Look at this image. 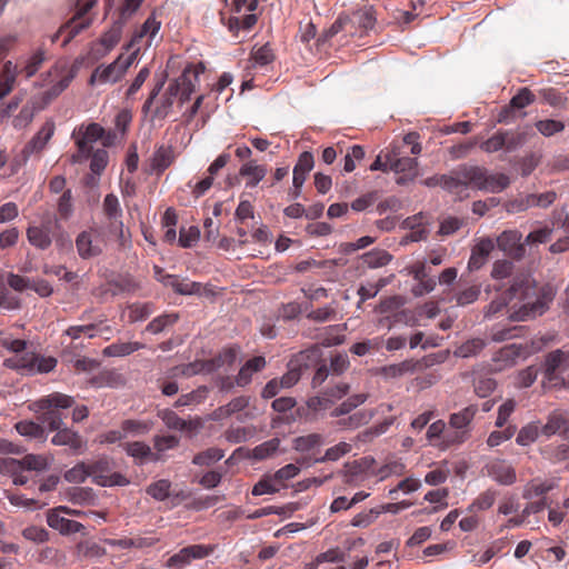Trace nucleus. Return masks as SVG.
I'll return each mask as SVG.
<instances>
[{
	"label": "nucleus",
	"mask_w": 569,
	"mask_h": 569,
	"mask_svg": "<svg viewBox=\"0 0 569 569\" xmlns=\"http://www.w3.org/2000/svg\"><path fill=\"white\" fill-rule=\"evenodd\" d=\"M543 366L547 378L549 380L556 379L558 373L569 368V352H565L560 349L549 352L546 356Z\"/></svg>",
	"instance_id": "obj_27"
},
{
	"label": "nucleus",
	"mask_w": 569,
	"mask_h": 569,
	"mask_svg": "<svg viewBox=\"0 0 569 569\" xmlns=\"http://www.w3.org/2000/svg\"><path fill=\"white\" fill-rule=\"evenodd\" d=\"M90 478L88 462H79L64 472V479L71 483H82Z\"/></svg>",
	"instance_id": "obj_55"
},
{
	"label": "nucleus",
	"mask_w": 569,
	"mask_h": 569,
	"mask_svg": "<svg viewBox=\"0 0 569 569\" xmlns=\"http://www.w3.org/2000/svg\"><path fill=\"white\" fill-rule=\"evenodd\" d=\"M253 432L254 430L252 428L234 427L226 430L224 438L228 442L241 443L249 440L253 436Z\"/></svg>",
	"instance_id": "obj_59"
},
{
	"label": "nucleus",
	"mask_w": 569,
	"mask_h": 569,
	"mask_svg": "<svg viewBox=\"0 0 569 569\" xmlns=\"http://www.w3.org/2000/svg\"><path fill=\"white\" fill-rule=\"evenodd\" d=\"M72 138L74 139L78 151L71 156L72 163H80L90 157L92 144L103 139V144L109 146L111 143V134L108 133L106 136L104 129L96 122L89 123L87 126L81 124L72 132Z\"/></svg>",
	"instance_id": "obj_4"
},
{
	"label": "nucleus",
	"mask_w": 569,
	"mask_h": 569,
	"mask_svg": "<svg viewBox=\"0 0 569 569\" xmlns=\"http://www.w3.org/2000/svg\"><path fill=\"white\" fill-rule=\"evenodd\" d=\"M56 435L51 438L54 446L69 447L73 452H82L86 449V440L77 432L67 427L56 429Z\"/></svg>",
	"instance_id": "obj_25"
},
{
	"label": "nucleus",
	"mask_w": 569,
	"mask_h": 569,
	"mask_svg": "<svg viewBox=\"0 0 569 569\" xmlns=\"http://www.w3.org/2000/svg\"><path fill=\"white\" fill-rule=\"evenodd\" d=\"M280 439L272 438L252 449V458L256 460H264L272 457L279 449Z\"/></svg>",
	"instance_id": "obj_46"
},
{
	"label": "nucleus",
	"mask_w": 569,
	"mask_h": 569,
	"mask_svg": "<svg viewBox=\"0 0 569 569\" xmlns=\"http://www.w3.org/2000/svg\"><path fill=\"white\" fill-rule=\"evenodd\" d=\"M542 101L555 108H563L566 98L555 88H543L539 90Z\"/></svg>",
	"instance_id": "obj_60"
},
{
	"label": "nucleus",
	"mask_w": 569,
	"mask_h": 569,
	"mask_svg": "<svg viewBox=\"0 0 569 569\" xmlns=\"http://www.w3.org/2000/svg\"><path fill=\"white\" fill-rule=\"evenodd\" d=\"M103 555L104 549L93 541L84 540L78 542L76 546V556L79 559L99 558Z\"/></svg>",
	"instance_id": "obj_45"
},
{
	"label": "nucleus",
	"mask_w": 569,
	"mask_h": 569,
	"mask_svg": "<svg viewBox=\"0 0 569 569\" xmlns=\"http://www.w3.org/2000/svg\"><path fill=\"white\" fill-rule=\"evenodd\" d=\"M253 67H264L274 60V53L268 43L251 51Z\"/></svg>",
	"instance_id": "obj_52"
},
{
	"label": "nucleus",
	"mask_w": 569,
	"mask_h": 569,
	"mask_svg": "<svg viewBox=\"0 0 569 569\" xmlns=\"http://www.w3.org/2000/svg\"><path fill=\"white\" fill-rule=\"evenodd\" d=\"M53 458L49 455L28 453L21 459L0 458V472H13L17 470L44 472L47 471Z\"/></svg>",
	"instance_id": "obj_9"
},
{
	"label": "nucleus",
	"mask_w": 569,
	"mask_h": 569,
	"mask_svg": "<svg viewBox=\"0 0 569 569\" xmlns=\"http://www.w3.org/2000/svg\"><path fill=\"white\" fill-rule=\"evenodd\" d=\"M352 447L348 442H339L330 448H328L323 456L316 458V463H322L326 461H337L341 457L346 456L351 451Z\"/></svg>",
	"instance_id": "obj_47"
},
{
	"label": "nucleus",
	"mask_w": 569,
	"mask_h": 569,
	"mask_svg": "<svg viewBox=\"0 0 569 569\" xmlns=\"http://www.w3.org/2000/svg\"><path fill=\"white\" fill-rule=\"evenodd\" d=\"M39 106H36L34 103L29 104L27 103L23 106L20 110V112L14 117L12 124L16 129H22L28 127L33 118L37 111H39Z\"/></svg>",
	"instance_id": "obj_51"
},
{
	"label": "nucleus",
	"mask_w": 569,
	"mask_h": 569,
	"mask_svg": "<svg viewBox=\"0 0 569 569\" xmlns=\"http://www.w3.org/2000/svg\"><path fill=\"white\" fill-rule=\"evenodd\" d=\"M17 432L28 439L39 440L40 442H44L47 440V433L42 425L31 421V420H22L16 423L14 426Z\"/></svg>",
	"instance_id": "obj_35"
},
{
	"label": "nucleus",
	"mask_w": 569,
	"mask_h": 569,
	"mask_svg": "<svg viewBox=\"0 0 569 569\" xmlns=\"http://www.w3.org/2000/svg\"><path fill=\"white\" fill-rule=\"evenodd\" d=\"M520 236L516 231H505L497 239L498 247L506 253L520 258L523 254V246L519 243Z\"/></svg>",
	"instance_id": "obj_34"
},
{
	"label": "nucleus",
	"mask_w": 569,
	"mask_h": 569,
	"mask_svg": "<svg viewBox=\"0 0 569 569\" xmlns=\"http://www.w3.org/2000/svg\"><path fill=\"white\" fill-rule=\"evenodd\" d=\"M153 312V306L149 302H136L128 307L130 322H138L147 319Z\"/></svg>",
	"instance_id": "obj_54"
},
{
	"label": "nucleus",
	"mask_w": 569,
	"mask_h": 569,
	"mask_svg": "<svg viewBox=\"0 0 569 569\" xmlns=\"http://www.w3.org/2000/svg\"><path fill=\"white\" fill-rule=\"evenodd\" d=\"M179 317L177 313H166L161 315L159 317H156L153 320H151L147 327L146 330L150 333L157 335L162 332L167 327L172 326L178 321Z\"/></svg>",
	"instance_id": "obj_49"
},
{
	"label": "nucleus",
	"mask_w": 569,
	"mask_h": 569,
	"mask_svg": "<svg viewBox=\"0 0 569 569\" xmlns=\"http://www.w3.org/2000/svg\"><path fill=\"white\" fill-rule=\"evenodd\" d=\"M124 451L132 458L144 463L147 461L157 462L161 460V455L152 452L150 446L142 441L127 442L124 445Z\"/></svg>",
	"instance_id": "obj_31"
},
{
	"label": "nucleus",
	"mask_w": 569,
	"mask_h": 569,
	"mask_svg": "<svg viewBox=\"0 0 569 569\" xmlns=\"http://www.w3.org/2000/svg\"><path fill=\"white\" fill-rule=\"evenodd\" d=\"M163 282L172 287L173 290L180 295H200L202 289L199 282L180 280L178 277L171 274L166 276Z\"/></svg>",
	"instance_id": "obj_39"
},
{
	"label": "nucleus",
	"mask_w": 569,
	"mask_h": 569,
	"mask_svg": "<svg viewBox=\"0 0 569 569\" xmlns=\"http://www.w3.org/2000/svg\"><path fill=\"white\" fill-rule=\"evenodd\" d=\"M173 150L171 147L160 146L153 153L151 168L158 173H162L173 162Z\"/></svg>",
	"instance_id": "obj_40"
},
{
	"label": "nucleus",
	"mask_w": 569,
	"mask_h": 569,
	"mask_svg": "<svg viewBox=\"0 0 569 569\" xmlns=\"http://www.w3.org/2000/svg\"><path fill=\"white\" fill-rule=\"evenodd\" d=\"M52 218L50 213L42 220L41 224H33L27 229V238L31 246L46 250L52 243Z\"/></svg>",
	"instance_id": "obj_18"
},
{
	"label": "nucleus",
	"mask_w": 569,
	"mask_h": 569,
	"mask_svg": "<svg viewBox=\"0 0 569 569\" xmlns=\"http://www.w3.org/2000/svg\"><path fill=\"white\" fill-rule=\"evenodd\" d=\"M375 412L372 410H358L347 418H341L337 421V427L341 430H356L362 426H366L373 418Z\"/></svg>",
	"instance_id": "obj_33"
},
{
	"label": "nucleus",
	"mask_w": 569,
	"mask_h": 569,
	"mask_svg": "<svg viewBox=\"0 0 569 569\" xmlns=\"http://www.w3.org/2000/svg\"><path fill=\"white\" fill-rule=\"evenodd\" d=\"M555 487L553 481L551 480H542L540 478H535L528 481L522 490V498L527 500H531L536 497L543 496L552 490Z\"/></svg>",
	"instance_id": "obj_37"
},
{
	"label": "nucleus",
	"mask_w": 569,
	"mask_h": 569,
	"mask_svg": "<svg viewBox=\"0 0 569 569\" xmlns=\"http://www.w3.org/2000/svg\"><path fill=\"white\" fill-rule=\"evenodd\" d=\"M203 71L204 66L201 62L196 66H188L184 68L181 76L169 83L171 94L178 96L180 91L193 93L199 83V76L203 73Z\"/></svg>",
	"instance_id": "obj_15"
},
{
	"label": "nucleus",
	"mask_w": 569,
	"mask_h": 569,
	"mask_svg": "<svg viewBox=\"0 0 569 569\" xmlns=\"http://www.w3.org/2000/svg\"><path fill=\"white\" fill-rule=\"evenodd\" d=\"M17 78V68L11 61L3 64L0 73V100L8 96L14 86Z\"/></svg>",
	"instance_id": "obj_41"
},
{
	"label": "nucleus",
	"mask_w": 569,
	"mask_h": 569,
	"mask_svg": "<svg viewBox=\"0 0 569 569\" xmlns=\"http://www.w3.org/2000/svg\"><path fill=\"white\" fill-rule=\"evenodd\" d=\"M4 365L10 368H21L34 372L47 373L56 368L57 360L52 357H36L32 355L28 361L26 359H21L18 363L12 359H8L4 361Z\"/></svg>",
	"instance_id": "obj_23"
},
{
	"label": "nucleus",
	"mask_w": 569,
	"mask_h": 569,
	"mask_svg": "<svg viewBox=\"0 0 569 569\" xmlns=\"http://www.w3.org/2000/svg\"><path fill=\"white\" fill-rule=\"evenodd\" d=\"M171 482L167 479H160L152 482L147 488V493L158 501H163L170 495Z\"/></svg>",
	"instance_id": "obj_58"
},
{
	"label": "nucleus",
	"mask_w": 569,
	"mask_h": 569,
	"mask_svg": "<svg viewBox=\"0 0 569 569\" xmlns=\"http://www.w3.org/2000/svg\"><path fill=\"white\" fill-rule=\"evenodd\" d=\"M539 433H541L539 421H531L519 430L516 442L521 447H527L537 440Z\"/></svg>",
	"instance_id": "obj_43"
},
{
	"label": "nucleus",
	"mask_w": 569,
	"mask_h": 569,
	"mask_svg": "<svg viewBox=\"0 0 569 569\" xmlns=\"http://www.w3.org/2000/svg\"><path fill=\"white\" fill-rule=\"evenodd\" d=\"M144 345L138 341L134 342H114L103 349V355L107 357H124L143 349Z\"/></svg>",
	"instance_id": "obj_42"
},
{
	"label": "nucleus",
	"mask_w": 569,
	"mask_h": 569,
	"mask_svg": "<svg viewBox=\"0 0 569 569\" xmlns=\"http://www.w3.org/2000/svg\"><path fill=\"white\" fill-rule=\"evenodd\" d=\"M102 210L104 216L110 221V231L118 234L119 239H123V222L122 209L119 203V199L113 193H108L102 203Z\"/></svg>",
	"instance_id": "obj_21"
},
{
	"label": "nucleus",
	"mask_w": 569,
	"mask_h": 569,
	"mask_svg": "<svg viewBox=\"0 0 569 569\" xmlns=\"http://www.w3.org/2000/svg\"><path fill=\"white\" fill-rule=\"evenodd\" d=\"M502 136L505 138V150L507 152H511L523 146L527 141V133L525 131H510L502 130Z\"/></svg>",
	"instance_id": "obj_56"
},
{
	"label": "nucleus",
	"mask_w": 569,
	"mask_h": 569,
	"mask_svg": "<svg viewBox=\"0 0 569 569\" xmlns=\"http://www.w3.org/2000/svg\"><path fill=\"white\" fill-rule=\"evenodd\" d=\"M535 127L538 130V132L546 138H550L557 133H560L566 128V126L562 121L553 120V119L538 120L535 123Z\"/></svg>",
	"instance_id": "obj_50"
},
{
	"label": "nucleus",
	"mask_w": 569,
	"mask_h": 569,
	"mask_svg": "<svg viewBox=\"0 0 569 569\" xmlns=\"http://www.w3.org/2000/svg\"><path fill=\"white\" fill-rule=\"evenodd\" d=\"M485 468L488 477L501 486H511L517 481L515 468L503 459H493Z\"/></svg>",
	"instance_id": "obj_19"
},
{
	"label": "nucleus",
	"mask_w": 569,
	"mask_h": 569,
	"mask_svg": "<svg viewBox=\"0 0 569 569\" xmlns=\"http://www.w3.org/2000/svg\"><path fill=\"white\" fill-rule=\"evenodd\" d=\"M157 541L158 539L147 537H124L120 539H107L106 543L112 548L119 549H144L154 546Z\"/></svg>",
	"instance_id": "obj_32"
},
{
	"label": "nucleus",
	"mask_w": 569,
	"mask_h": 569,
	"mask_svg": "<svg viewBox=\"0 0 569 569\" xmlns=\"http://www.w3.org/2000/svg\"><path fill=\"white\" fill-rule=\"evenodd\" d=\"M486 343L482 339H472L461 345L456 355L462 358L476 356L485 348Z\"/></svg>",
	"instance_id": "obj_64"
},
{
	"label": "nucleus",
	"mask_w": 569,
	"mask_h": 569,
	"mask_svg": "<svg viewBox=\"0 0 569 569\" xmlns=\"http://www.w3.org/2000/svg\"><path fill=\"white\" fill-rule=\"evenodd\" d=\"M224 457V452L219 448H209L196 455L192 463L196 466H210Z\"/></svg>",
	"instance_id": "obj_53"
},
{
	"label": "nucleus",
	"mask_w": 569,
	"mask_h": 569,
	"mask_svg": "<svg viewBox=\"0 0 569 569\" xmlns=\"http://www.w3.org/2000/svg\"><path fill=\"white\" fill-rule=\"evenodd\" d=\"M528 355L527 347L511 343L502 347L493 357V361L499 362V369L513 366L518 359H525Z\"/></svg>",
	"instance_id": "obj_28"
},
{
	"label": "nucleus",
	"mask_w": 569,
	"mask_h": 569,
	"mask_svg": "<svg viewBox=\"0 0 569 569\" xmlns=\"http://www.w3.org/2000/svg\"><path fill=\"white\" fill-rule=\"evenodd\" d=\"M121 26L116 24L102 34L99 41L91 44V54L94 60L107 56L120 41Z\"/></svg>",
	"instance_id": "obj_22"
},
{
	"label": "nucleus",
	"mask_w": 569,
	"mask_h": 569,
	"mask_svg": "<svg viewBox=\"0 0 569 569\" xmlns=\"http://www.w3.org/2000/svg\"><path fill=\"white\" fill-rule=\"evenodd\" d=\"M267 366V361L262 356H256L240 368L237 377L236 383L240 387H244L251 382L252 375L263 370Z\"/></svg>",
	"instance_id": "obj_30"
},
{
	"label": "nucleus",
	"mask_w": 569,
	"mask_h": 569,
	"mask_svg": "<svg viewBox=\"0 0 569 569\" xmlns=\"http://www.w3.org/2000/svg\"><path fill=\"white\" fill-rule=\"evenodd\" d=\"M469 180L472 181V188L498 193L507 189L510 184V179L505 173H490L485 167L472 166V169L467 171Z\"/></svg>",
	"instance_id": "obj_7"
},
{
	"label": "nucleus",
	"mask_w": 569,
	"mask_h": 569,
	"mask_svg": "<svg viewBox=\"0 0 569 569\" xmlns=\"http://www.w3.org/2000/svg\"><path fill=\"white\" fill-rule=\"evenodd\" d=\"M164 86V80L158 81L153 89L151 90L148 99L144 101L142 106V112L148 113L151 111V119L163 120L166 119L172 110L174 98L177 94H171L170 87L166 89L164 93L158 98L160 91Z\"/></svg>",
	"instance_id": "obj_8"
},
{
	"label": "nucleus",
	"mask_w": 569,
	"mask_h": 569,
	"mask_svg": "<svg viewBox=\"0 0 569 569\" xmlns=\"http://www.w3.org/2000/svg\"><path fill=\"white\" fill-rule=\"evenodd\" d=\"M532 207V197L529 194H519L512 200L505 203V209L508 213L523 212Z\"/></svg>",
	"instance_id": "obj_57"
},
{
	"label": "nucleus",
	"mask_w": 569,
	"mask_h": 569,
	"mask_svg": "<svg viewBox=\"0 0 569 569\" xmlns=\"http://www.w3.org/2000/svg\"><path fill=\"white\" fill-rule=\"evenodd\" d=\"M56 126L52 120H47L40 130L22 149V158L26 162L33 153H40L54 134Z\"/></svg>",
	"instance_id": "obj_20"
},
{
	"label": "nucleus",
	"mask_w": 569,
	"mask_h": 569,
	"mask_svg": "<svg viewBox=\"0 0 569 569\" xmlns=\"http://www.w3.org/2000/svg\"><path fill=\"white\" fill-rule=\"evenodd\" d=\"M213 551V547L203 545H191L182 548L168 559V567L181 569L193 559H202Z\"/></svg>",
	"instance_id": "obj_16"
},
{
	"label": "nucleus",
	"mask_w": 569,
	"mask_h": 569,
	"mask_svg": "<svg viewBox=\"0 0 569 569\" xmlns=\"http://www.w3.org/2000/svg\"><path fill=\"white\" fill-rule=\"evenodd\" d=\"M208 389L206 387L198 388L189 393L181 395L176 401L177 407H187L201 403L207 397Z\"/></svg>",
	"instance_id": "obj_61"
},
{
	"label": "nucleus",
	"mask_w": 569,
	"mask_h": 569,
	"mask_svg": "<svg viewBox=\"0 0 569 569\" xmlns=\"http://www.w3.org/2000/svg\"><path fill=\"white\" fill-rule=\"evenodd\" d=\"M545 455L553 462H560L569 459V442H563L557 446H548L545 449Z\"/></svg>",
	"instance_id": "obj_63"
},
{
	"label": "nucleus",
	"mask_w": 569,
	"mask_h": 569,
	"mask_svg": "<svg viewBox=\"0 0 569 569\" xmlns=\"http://www.w3.org/2000/svg\"><path fill=\"white\" fill-rule=\"evenodd\" d=\"M477 411L478 407L476 405H470L462 410L450 415L449 426L455 429V431L446 435L449 443H462L469 438L471 422Z\"/></svg>",
	"instance_id": "obj_10"
},
{
	"label": "nucleus",
	"mask_w": 569,
	"mask_h": 569,
	"mask_svg": "<svg viewBox=\"0 0 569 569\" xmlns=\"http://www.w3.org/2000/svg\"><path fill=\"white\" fill-rule=\"evenodd\" d=\"M472 169V166L463 164L448 174H445L443 190L451 194L457 196L459 199L467 198L468 189L472 188V181L469 180L467 171Z\"/></svg>",
	"instance_id": "obj_14"
},
{
	"label": "nucleus",
	"mask_w": 569,
	"mask_h": 569,
	"mask_svg": "<svg viewBox=\"0 0 569 569\" xmlns=\"http://www.w3.org/2000/svg\"><path fill=\"white\" fill-rule=\"evenodd\" d=\"M399 152L393 148L386 154L390 171L405 173L409 180L417 176L418 160L409 157H398Z\"/></svg>",
	"instance_id": "obj_24"
},
{
	"label": "nucleus",
	"mask_w": 569,
	"mask_h": 569,
	"mask_svg": "<svg viewBox=\"0 0 569 569\" xmlns=\"http://www.w3.org/2000/svg\"><path fill=\"white\" fill-rule=\"evenodd\" d=\"M320 356V349L313 346L291 357L287 365V372L282 375L280 383L287 389L292 388L301 379L302 371L308 369Z\"/></svg>",
	"instance_id": "obj_6"
},
{
	"label": "nucleus",
	"mask_w": 569,
	"mask_h": 569,
	"mask_svg": "<svg viewBox=\"0 0 569 569\" xmlns=\"http://www.w3.org/2000/svg\"><path fill=\"white\" fill-rule=\"evenodd\" d=\"M76 73L77 70L68 67L67 63H56L48 72L50 87L41 93L39 109L46 108L58 98L70 86Z\"/></svg>",
	"instance_id": "obj_5"
},
{
	"label": "nucleus",
	"mask_w": 569,
	"mask_h": 569,
	"mask_svg": "<svg viewBox=\"0 0 569 569\" xmlns=\"http://www.w3.org/2000/svg\"><path fill=\"white\" fill-rule=\"evenodd\" d=\"M553 293L548 287L537 288L530 274H519L512 279L508 290L493 299L485 308V318L491 319L506 307L511 321H528L541 316L552 301Z\"/></svg>",
	"instance_id": "obj_1"
},
{
	"label": "nucleus",
	"mask_w": 569,
	"mask_h": 569,
	"mask_svg": "<svg viewBox=\"0 0 569 569\" xmlns=\"http://www.w3.org/2000/svg\"><path fill=\"white\" fill-rule=\"evenodd\" d=\"M63 511L66 506H58L47 511L46 518L48 526L62 536H69L78 532H84V526L78 521L66 518Z\"/></svg>",
	"instance_id": "obj_13"
},
{
	"label": "nucleus",
	"mask_w": 569,
	"mask_h": 569,
	"mask_svg": "<svg viewBox=\"0 0 569 569\" xmlns=\"http://www.w3.org/2000/svg\"><path fill=\"white\" fill-rule=\"evenodd\" d=\"M416 370V363L412 361H403L397 365H390L383 369L386 377L399 378L407 373H413Z\"/></svg>",
	"instance_id": "obj_62"
},
{
	"label": "nucleus",
	"mask_w": 569,
	"mask_h": 569,
	"mask_svg": "<svg viewBox=\"0 0 569 569\" xmlns=\"http://www.w3.org/2000/svg\"><path fill=\"white\" fill-rule=\"evenodd\" d=\"M569 432V411L553 410L549 413L547 422L541 427V433L551 437L556 433Z\"/></svg>",
	"instance_id": "obj_26"
},
{
	"label": "nucleus",
	"mask_w": 569,
	"mask_h": 569,
	"mask_svg": "<svg viewBox=\"0 0 569 569\" xmlns=\"http://www.w3.org/2000/svg\"><path fill=\"white\" fill-rule=\"evenodd\" d=\"M239 173L247 178V188H254L266 177L267 168L253 161H249L240 168Z\"/></svg>",
	"instance_id": "obj_38"
},
{
	"label": "nucleus",
	"mask_w": 569,
	"mask_h": 569,
	"mask_svg": "<svg viewBox=\"0 0 569 569\" xmlns=\"http://www.w3.org/2000/svg\"><path fill=\"white\" fill-rule=\"evenodd\" d=\"M98 3V0H88L79 7L73 18L64 26L68 36L63 40V46H67L76 36L87 29L91 22V18H86V14Z\"/></svg>",
	"instance_id": "obj_17"
},
{
	"label": "nucleus",
	"mask_w": 569,
	"mask_h": 569,
	"mask_svg": "<svg viewBox=\"0 0 569 569\" xmlns=\"http://www.w3.org/2000/svg\"><path fill=\"white\" fill-rule=\"evenodd\" d=\"M76 403L73 397L52 392L29 405L30 410L38 415V419L46 425L49 430H56L63 426L64 410L70 409Z\"/></svg>",
	"instance_id": "obj_3"
},
{
	"label": "nucleus",
	"mask_w": 569,
	"mask_h": 569,
	"mask_svg": "<svg viewBox=\"0 0 569 569\" xmlns=\"http://www.w3.org/2000/svg\"><path fill=\"white\" fill-rule=\"evenodd\" d=\"M493 247V241L491 239H481L471 251V256L468 261V269L471 271L480 269L486 263Z\"/></svg>",
	"instance_id": "obj_29"
},
{
	"label": "nucleus",
	"mask_w": 569,
	"mask_h": 569,
	"mask_svg": "<svg viewBox=\"0 0 569 569\" xmlns=\"http://www.w3.org/2000/svg\"><path fill=\"white\" fill-rule=\"evenodd\" d=\"M90 478L101 487L127 486L129 480L120 472H112L111 463L107 458L88 462Z\"/></svg>",
	"instance_id": "obj_12"
},
{
	"label": "nucleus",
	"mask_w": 569,
	"mask_h": 569,
	"mask_svg": "<svg viewBox=\"0 0 569 569\" xmlns=\"http://www.w3.org/2000/svg\"><path fill=\"white\" fill-rule=\"evenodd\" d=\"M325 443V437L321 433H308L293 439L292 448L301 453L311 452L319 449Z\"/></svg>",
	"instance_id": "obj_36"
},
{
	"label": "nucleus",
	"mask_w": 569,
	"mask_h": 569,
	"mask_svg": "<svg viewBox=\"0 0 569 569\" xmlns=\"http://www.w3.org/2000/svg\"><path fill=\"white\" fill-rule=\"evenodd\" d=\"M363 262L369 268H380L387 266L391 259L392 256L382 249H373L362 256Z\"/></svg>",
	"instance_id": "obj_44"
},
{
	"label": "nucleus",
	"mask_w": 569,
	"mask_h": 569,
	"mask_svg": "<svg viewBox=\"0 0 569 569\" xmlns=\"http://www.w3.org/2000/svg\"><path fill=\"white\" fill-rule=\"evenodd\" d=\"M106 247L104 234L97 228L81 231L76 238V248L81 259H91L100 256Z\"/></svg>",
	"instance_id": "obj_11"
},
{
	"label": "nucleus",
	"mask_w": 569,
	"mask_h": 569,
	"mask_svg": "<svg viewBox=\"0 0 569 569\" xmlns=\"http://www.w3.org/2000/svg\"><path fill=\"white\" fill-rule=\"evenodd\" d=\"M497 499V491L487 489L481 492L468 507V511H482L490 509Z\"/></svg>",
	"instance_id": "obj_48"
},
{
	"label": "nucleus",
	"mask_w": 569,
	"mask_h": 569,
	"mask_svg": "<svg viewBox=\"0 0 569 569\" xmlns=\"http://www.w3.org/2000/svg\"><path fill=\"white\" fill-rule=\"evenodd\" d=\"M160 28L161 21L157 20L154 14L148 17L141 28L133 34L130 42L126 46L128 54L124 56L121 53L113 62L98 66L90 77V84H94L96 82L101 84H113L120 81L137 60L141 48L151 47L160 31Z\"/></svg>",
	"instance_id": "obj_2"
}]
</instances>
